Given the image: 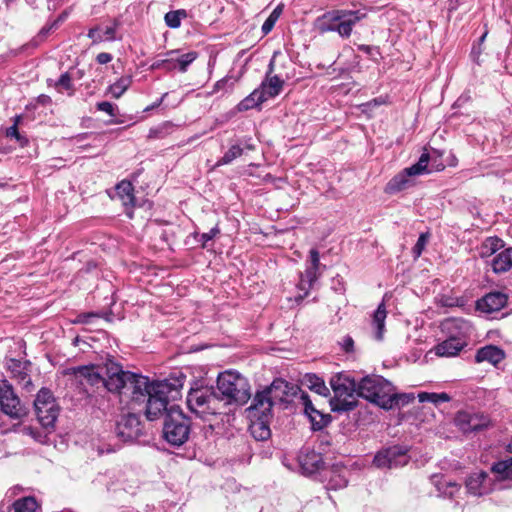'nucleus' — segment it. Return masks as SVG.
I'll return each instance as SVG.
<instances>
[{
	"instance_id": "obj_39",
	"label": "nucleus",
	"mask_w": 512,
	"mask_h": 512,
	"mask_svg": "<svg viewBox=\"0 0 512 512\" xmlns=\"http://www.w3.org/2000/svg\"><path fill=\"white\" fill-rule=\"evenodd\" d=\"M282 12L283 5L281 4L275 7V9L271 12L269 17L265 20V22L262 25V32L264 35H267L273 29L275 23L279 19Z\"/></svg>"
},
{
	"instance_id": "obj_48",
	"label": "nucleus",
	"mask_w": 512,
	"mask_h": 512,
	"mask_svg": "<svg viewBox=\"0 0 512 512\" xmlns=\"http://www.w3.org/2000/svg\"><path fill=\"white\" fill-rule=\"evenodd\" d=\"M99 64H107L112 60V55L106 52L99 53L96 58Z\"/></svg>"
},
{
	"instance_id": "obj_21",
	"label": "nucleus",
	"mask_w": 512,
	"mask_h": 512,
	"mask_svg": "<svg viewBox=\"0 0 512 512\" xmlns=\"http://www.w3.org/2000/svg\"><path fill=\"white\" fill-rule=\"evenodd\" d=\"M468 492L474 496H482L490 492V484L487 473L480 471L474 473L466 480Z\"/></svg>"
},
{
	"instance_id": "obj_41",
	"label": "nucleus",
	"mask_w": 512,
	"mask_h": 512,
	"mask_svg": "<svg viewBox=\"0 0 512 512\" xmlns=\"http://www.w3.org/2000/svg\"><path fill=\"white\" fill-rule=\"evenodd\" d=\"M334 474L330 477L329 480V487L332 489H340L347 485V479L344 475L337 474L336 472H333Z\"/></svg>"
},
{
	"instance_id": "obj_9",
	"label": "nucleus",
	"mask_w": 512,
	"mask_h": 512,
	"mask_svg": "<svg viewBox=\"0 0 512 512\" xmlns=\"http://www.w3.org/2000/svg\"><path fill=\"white\" fill-rule=\"evenodd\" d=\"M34 407L39 423L46 429L54 427L59 414V407L48 389H41L34 401Z\"/></svg>"
},
{
	"instance_id": "obj_14",
	"label": "nucleus",
	"mask_w": 512,
	"mask_h": 512,
	"mask_svg": "<svg viewBox=\"0 0 512 512\" xmlns=\"http://www.w3.org/2000/svg\"><path fill=\"white\" fill-rule=\"evenodd\" d=\"M115 432L123 442L137 439L142 434L141 422L138 416L132 413L123 415L117 422Z\"/></svg>"
},
{
	"instance_id": "obj_15",
	"label": "nucleus",
	"mask_w": 512,
	"mask_h": 512,
	"mask_svg": "<svg viewBox=\"0 0 512 512\" xmlns=\"http://www.w3.org/2000/svg\"><path fill=\"white\" fill-rule=\"evenodd\" d=\"M455 424L463 433H471L489 427L490 419L483 414H471L461 411L455 417Z\"/></svg>"
},
{
	"instance_id": "obj_4",
	"label": "nucleus",
	"mask_w": 512,
	"mask_h": 512,
	"mask_svg": "<svg viewBox=\"0 0 512 512\" xmlns=\"http://www.w3.org/2000/svg\"><path fill=\"white\" fill-rule=\"evenodd\" d=\"M329 383L334 393V396L329 400L332 411L348 412L356 408L358 384L353 378L338 373L331 377Z\"/></svg>"
},
{
	"instance_id": "obj_54",
	"label": "nucleus",
	"mask_w": 512,
	"mask_h": 512,
	"mask_svg": "<svg viewBox=\"0 0 512 512\" xmlns=\"http://www.w3.org/2000/svg\"><path fill=\"white\" fill-rule=\"evenodd\" d=\"M508 450H509L510 452H512V445H511V444L508 446Z\"/></svg>"
},
{
	"instance_id": "obj_52",
	"label": "nucleus",
	"mask_w": 512,
	"mask_h": 512,
	"mask_svg": "<svg viewBox=\"0 0 512 512\" xmlns=\"http://www.w3.org/2000/svg\"><path fill=\"white\" fill-rule=\"evenodd\" d=\"M443 169H444V166H443V165H440V166H437V167H436V170H437V171H440V170H443Z\"/></svg>"
},
{
	"instance_id": "obj_43",
	"label": "nucleus",
	"mask_w": 512,
	"mask_h": 512,
	"mask_svg": "<svg viewBox=\"0 0 512 512\" xmlns=\"http://www.w3.org/2000/svg\"><path fill=\"white\" fill-rule=\"evenodd\" d=\"M428 241V235L427 234H421L413 248V253L415 257H419L424 250L426 244Z\"/></svg>"
},
{
	"instance_id": "obj_30",
	"label": "nucleus",
	"mask_w": 512,
	"mask_h": 512,
	"mask_svg": "<svg viewBox=\"0 0 512 512\" xmlns=\"http://www.w3.org/2000/svg\"><path fill=\"white\" fill-rule=\"evenodd\" d=\"M503 246L504 242L499 237H488L480 245L478 253L481 258H488L503 248Z\"/></svg>"
},
{
	"instance_id": "obj_46",
	"label": "nucleus",
	"mask_w": 512,
	"mask_h": 512,
	"mask_svg": "<svg viewBox=\"0 0 512 512\" xmlns=\"http://www.w3.org/2000/svg\"><path fill=\"white\" fill-rule=\"evenodd\" d=\"M220 233L218 226L213 227L209 232L203 233L201 235V240L203 241V246H206V243L212 240L216 235Z\"/></svg>"
},
{
	"instance_id": "obj_32",
	"label": "nucleus",
	"mask_w": 512,
	"mask_h": 512,
	"mask_svg": "<svg viewBox=\"0 0 512 512\" xmlns=\"http://www.w3.org/2000/svg\"><path fill=\"white\" fill-rule=\"evenodd\" d=\"M494 472L500 480H512V456L496 462L492 466Z\"/></svg>"
},
{
	"instance_id": "obj_31",
	"label": "nucleus",
	"mask_w": 512,
	"mask_h": 512,
	"mask_svg": "<svg viewBox=\"0 0 512 512\" xmlns=\"http://www.w3.org/2000/svg\"><path fill=\"white\" fill-rule=\"evenodd\" d=\"M304 383L310 390L321 396L326 397L330 394L329 388L326 386L324 380L315 374H306Z\"/></svg>"
},
{
	"instance_id": "obj_44",
	"label": "nucleus",
	"mask_w": 512,
	"mask_h": 512,
	"mask_svg": "<svg viewBox=\"0 0 512 512\" xmlns=\"http://www.w3.org/2000/svg\"><path fill=\"white\" fill-rule=\"evenodd\" d=\"M56 87L65 89L67 91L72 89L71 77L68 73H64L60 76L56 83Z\"/></svg>"
},
{
	"instance_id": "obj_8",
	"label": "nucleus",
	"mask_w": 512,
	"mask_h": 512,
	"mask_svg": "<svg viewBox=\"0 0 512 512\" xmlns=\"http://www.w3.org/2000/svg\"><path fill=\"white\" fill-rule=\"evenodd\" d=\"M429 159V154L423 153L417 163L403 169L389 180L384 188L385 193L393 195L413 186V177L430 172L428 169Z\"/></svg>"
},
{
	"instance_id": "obj_17",
	"label": "nucleus",
	"mask_w": 512,
	"mask_h": 512,
	"mask_svg": "<svg viewBox=\"0 0 512 512\" xmlns=\"http://www.w3.org/2000/svg\"><path fill=\"white\" fill-rule=\"evenodd\" d=\"M8 369L10 370L12 377L18 382L22 389L26 392L33 391L34 385L30 376V362L10 359L8 362Z\"/></svg>"
},
{
	"instance_id": "obj_38",
	"label": "nucleus",
	"mask_w": 512,
	"mask_h": 512,
	"mask_svg": "<svg viewBox=\"0 0 512 512\" xmlns=\"http://www.w3.org/2000/svg\"><path fill=\"white\" fill-rule=\"evenodd\" d=\"M419 401L424 402H431L434 404L442 403V402H448L450 400V396L447 393H428V392H422L418 394Z\"/></svg>"
},
{
	"instance_id": "obj_16",
	"label": "nucleus",
	"mask_w": 512,
	"mask_h": 512,
	"mask_svg": "<svg viewBox=\"0 0 512 512\" xmlns=\"http://www.w3.org/2000/svg\"><path fill=\"white\" fill-rule=\"evenodd\" d=\"M0 409L12 418H18L22 414L20 400L7 381L0 383Z\"/></svg>"
},
{
	"instance_id": "obj_13",
	"label": "nucleus",
	"mask_w": 512,
	"mask_h": 512,
	"mask_svg": "<svg viewBox=\"0 0 512 512\" xmlns=\"http://www.w3.org/2000/svg\"><path fill=\"white\" fill-rule=\"evenodd\" d=\"M275 404L289 403L294 398L301 399V393H304L299 386L289 383L284 379H275L269 387H267Z\"/></svg>"
},
{
	"instance_id": "obj_25",
	"label": "nucleus",
	"mask_w": 512,
	"mask_h": 512,
	"mask_svg": "<svg viewBox=\"0 0 512 512\" xmlns=\"http://www.w3.org/2000/svg\"><path fill=\"white\" fill-rule=\"evenodd\" d=\"M466 345L465 341L460 338L451 337L435 347V353L441 357H453Z\"/></svg>"
},
{
	"instance_id": "obj_1",
	"label": "nucleus",
	"mask_w": 512,
	"mask_h": 512,
	"mask_svg": "<svg viewBox=\"0 0 512 512\" xmlns=\"http://www.w3.org/2000/svg\"><path fill=\"white\" fill-rule=\"evenodd\" d=\"M105 376L95 366H79L68 370L78 379H85L90 385L102 383L112 393L118 394L120 401L132 409L143 407L148 420L158 417L166 408V402L175 398L183 388L185 376L173 374L160 381H150L148 377L124 371L120 365L109 361L105 365Z\"/></svg>"
},
{
	"instance_id": "obj_50",
	"label": "nucleus",
	"mask_w": 512,
	"mask_h": 512,
	"mask_svg": "<svg viewBox=\"0 0 512 512\" xmlns=\"http://www.w3.org/2000/svg\"><path fill=\"white\" fill-rule=\"evenodd\" d=\"M63 20H64V19L59 18L58 20L54 21V23L51 25V27H50L49 29H52V28L56 27V26H57V24H58L60 21H63Z\"/></svg>"
},
{
	"instance_id": "obj_11",
	"label": "nucleus",
	"mask_w": 512,
	"mask_h": 512,
	"mask_svg": "<svg viewBox=\"0 0 512 512\" xmlns=\"http://www.w3.org/2000/svg\"><path fill=\"white\" fill-rule=\"evenodd\" d=\"M407 451V448L399 445L388 447L375 455L373 463L378 468L388 469L405 466L409 461Z\"/></svg>"
},
{
	"instance_id": "obj_53",
	"label": "nucleus",
	"mask_w": 512,
	"mask_h": 512,
	"mask_svg": "<svg viewBox=\"0 0 512 512\" xmlns=\"http://www.w3.org/2000/svg\"><path fill=\"white\" fill-rule=\"evenodd\" d=\"M448 486L452 487V488H456L457 485L455 483H449Z\"/></svg>"
},
{
	"instance_id": "obj_33",
	"label": "nucleus",
	"mask_w": 512,
	"mask_h": 512,
	"mask_svg": "<svg viewBox=\"0 0 512 512\" xmlns=\"http://www.w3.org/2000/svg\"><path fill=\"white\" fill-rule=\"evenodd\" d=\"M265 418H260L250 425L251 435L258 441L266 440L270 437V428L264 421Z\"/></svg>"
},
{
	"instance_id": "obj_35",
	"label": "nucleus",
	"mask_w": 512,
	"mask_h": 512,
	"mask_svg": "<svg viewBox=\"0 0 512 512\" xmlns=\"http://www.w3.org/2000/svg\"><path fill=\"white\" fill-rule=\"evenodd\" d=\"M38 503L34 497H24L15 501L9 512H36Z\"/></svg>"
},
{
	"instance_id": "obj_2",
	"label": "nucleus",
	"mask_w": 512,
	"mask_h": 512,
	"mask_svg": "<svg viewBox=\"0 0 512 512\" xmlns=\"http://www.w3.org/2000/svg\"><path fill=\"white\" fill-rule=\"evenodd\" d=\"M358 396L386 410L413 399L409 395L395 393L393 385L378 375L366 376L358 383Z\"/></svg>"
},
{
	"instance_id": "obj_24",
	"label": "nucleus",
	"mask_w": 512,
	"mask_h": 512,
	"mask_svg": "<svg viewBox=\"0 0 512 512\" xmlns=\"http://www.w3.org/2000/svg\"><path fill=\"white\" fill-rule=\"evenodd\" d=\"M505 358V353L502 349L494 345H487L480 348L475 356L477 363L488 362L494 366L500 363Z\"/></svg>"
},
{
	"instance_id": "obj_10",
	"label": "nucleus",
	"mask_w": 512,
	"mask_h": 512,
	"mask_svg": "<svg viewBox=\"0 0 512 512\" xmlns=\"http://www.w3.org/2000/svg\"><path fill=\"white\" fill-rule=\"evenodd\" d=\"M197 57L198 53L195 51L181 53L178 49L170 50L165 54V58L156 60L151 67L153 69H165L166 71L179 70L184 73Z\"/></svg>"
},
{
	"instance_id": "obj_19",
	"label": "nucleus",
	"mask_w": 512,
	"mask_h": 512,
	"mask_svg": "<svg viewBox=\"0 0 512 512\" xmlns=\"http://www.w3.org/2000/svg\"><path fill=\"white\" fill-rule=\"evenodd\" d=\"M301 404L304 406V412L309 417L312 429L313 430H321L325 426L328 425L331 418L328 414H323L319 410H317L310 400V397L307 393H301Z\"/></svg>"
},
{
	"instance_id": "obj_34",
	"label": "nucleus",
	"mask_w": 512,
	"mask_h": 512,
	"mask_svg": "<svg viewBox=\"0 0 512 512\" xmlns=\"http://www.w3.org/2000/svg\"><path fill=\"white\" fill-rule=\"evenodd\" d=\"M266 99L264 96L260 93L258 89H255L251 94H249L246 98H244L239 104H238V110L239 111H247L254 107H257L261 103L265 102Z\"/></svg>"
},
{
	"instance_id": "obj_18",
	"label": "nucleus",
	"mask_w": 512,
	"mask_h": 512,
	"mask_svg": "<svg viewBox=\"0 0 512 512\" xmlns=\"http://www.w3.org/2000/svg\"><path fill=\"white\" fill-rule=\"evenodd\" d=\"M274 71V59H272L268 66L265 79L262 81L259 88L260 93L264 96L266 101L274 98L280 94L283 89L284 81L277 75H272Z\"/></svg>"
},
{
	"instance_id": "obj_37",
	"label": "nucleus",
	"mask_w": 512,
	"mask_h": 512,
	"mask_svg": "<svg viewBox=\"0 0 512 512\" xmlns=\"http://www.w3.org/2000/svg\"><path fill=\"white\" fill-rule=\"evenodd\" d=\"M243 153V149L240 145L234 144L232 145L224 155L217 161L216 166L228 165L233 160L240 157Z\"/></svg>"
},
{
	"instance_id": "obj_56",
	"label": "nucleus",
	"mask_w": 512,
	"mask_h": 512,
	"mask_svg": "<svg viewBox=\"0 0 512 512\" xmlns=\"http://www.w3.org/2000/svg\"><path fill=\"white\" fill-rule=\"evenodd\" d=\"M509 249L512 251V247H511V248H509Z\"/></svg>"
},
{
	"instance_id": "obj_28",
	"label": "nucleus",
	"mask_w": 512,
	"mask_h": 512,
	"mask_svg": "<svg viewBox=\"0 0 512 512\" xmlns=\"http://www.w3.org/2000/svg\"><path fill=\"white\" fill-rule=\"evenodd\" d=\"M387 316V311L385 308V304H379L378 308L373 314L372 318V326L375 330L374 337L376 340H382L385 331V319Z\"/></svg>"
},
{
	"instance_id": "obj_5",
	"label": "nucleus",
	"mask_w": 512,
	"mask_h": 512,
	"mask_svg": "<svg viewBox=\"0 0 512 512\" xmlns=\"http://www.w3.org/2000/svg\"><path fill=\"white\" fill-rule=\"evenodd\" d=\"M181 390L182 388L179 390L177 397L167 400L166 408L161 412L163 413L167 411L163 427V436L168 443L174 446H181L184 444L188 440L190 434V421L179 407L172 405L168 408V403L170 401H174L181 396ZM161 415L162 414H160L158 418ZM153 420H155V418Z\"/></svg>"
},
{
	"instance_id": "obj_36",
	"label": "nucleus",
	"mask_w": 512,
	"mask_h": 512,
	"mask_svg": "<svg viewBox=\"0 0 512 512\" xmlns=\"http://www.w3.org/2000/svg\"><path fill=\"white\" fill-rule=\"evenodd\" d=\"M132 84L131 76H122L108 87V92L113 98H120Z\"/></svg>"
},
{
	"instance_id": "obj_12",
	"label": "nucleus",
	"mask_w": 512,
	"mask_h": 512,
	"mask_svg": "<svg viewBox=\"0 0 512 512\" xmlns=\"http://www.w3.org/2000/svg\"><path fill=\"white\" fill-rule=\"evenodd\" d=\"M320 257L316 249L310 250V261L306 267L305 272L300 274V280L297 288L303 292L297 297V301L304 299L308 294L313 284L320 276Z\"/></svg>"
},
{
	"instance_id": "obj_20",
	"label": "nucleus",
	"mask_w": 512,
	"mask_h": 512,
	"mask_svg": "<svg viewBox=\"0 0 512 512\" xmlns=\"http://www.w3.org/2000/svg\"><path fill=\"white\" fill-rule=\"evenodd\" d=\"M508 296L502 292H491L477 301V309L484 313L501 310L507 304Z\"/></svg>"
},
{
	"instance_id": "obj_23",
	"label": "nucleus",
	"mask_w": 512,
	"mask_h": 512,
	"mask_svg": "<svg viewBox=\"0 0 512 512\" xmlns=\"http://www.w3.org/2000/svg\"><path fill=\"white\" fill-rule=\"evenodd\" d=\"M133 192V185L129 181H122L116 186V196L126 207V214L130 218H132L131 208L136 205Z\"/></svg>"
},
{
	"instance_id": "obj_22",
	"label": "nucleus",
	"mask_w": 512,
	"mask_h": 512,
	"mask_svg": "<svg viewBox=\"0 0 512 512\" xmlns=\"http://www.w3.org/2000/svg\"><path fill=\"white\" fill-rule=\"evenodd\" d=\"M273 405H275V403L266 388L255 395L253 404L249 409L260 418H267L271 413Z\"/></svg>"
},
{
	"instance_id": "obj_29",
	"label": "nucleus",
	"mask_w": 512,
	"mask_h": 512,
	"mask_svg": "<svg viewBox=\"0 0 512 512\" xmlns=\"http://www.w3.org/2000/svg\"><path fill=\"white\" fill-rule=\"evenodd\" d=\"M495 273L506 272L512 268V251L508 248L495 256L491 262Z\"/></svg>"
},
{
	"instance_id": "obj_45",
	"label": "nucleus",
	"mask_w": 512,
	"mask_h": 512,
	"mask_svg": "<svg viewBox=\"0 0 512 512\" xmlns=\"http://www.w3.org/2000/svg\"><path fill=\"white\" fill-rule=\"evenodd\" d=\"M97 109L109 114L110 116H115V113H114L115 107L110 102H107V101L99 102L97 104Z\"/></svg>"
},
{
	"instance_id": "obj_49",
	"label": "nucleus",
	"mask_w": 512,
	"mask_h": 512,
	"mask_svg": "<svg viewBox=\"0 0 512 512\" xmlns=\"http://www.w3.org/2000/svg\"><path fill=\"white\" fill-rule=\"evenodd\" d=\"M22 120V116L21 115H17L13 118V125L12 126H16L18 127L19 123L21 122Z\"/></svg>"
},
{
	"instance_id": "obj_26",
	"label": "nucleus",
	"mask_w": 512,
	"mask_h": 512,
	"mask_svg": "<svg viewBox=\"0 0 512 512\" xmlns=\"http://www.w3.org/2000/svg\"><path fill=\"white\" fill-rule=\"evenodd\" d=\"M299 460L302 469L308 474L315 473L323 465L322 455L315 451L306 452L300 456Z\"/></svg>"
},
{
	"instance_id": "obj_42",
	"label": "nucleus",
	"mask_w": 512,
	"mask_h": 512,
	"mask_svg": "<svg viewBox=\"0 0 512 512\" xmlns=\"http://www.w3.org/2000/svg\"><path fill=\"white\" fill-rule=\"evenodd\" d=\"M5 134L8 138H14L21 146L27 143V139L19 133L16 126L7 128Z\"/></svg>"
},
{
	"instance_id": "obj_51",
	"label": "nucleus",
	"mask_w": 512,
	"mask_h": 512,
	"mask_svg": "<svg viewBox=\"0 0 512 512\" xmlns=\"http://www.w3.org/2000/svg\"><path fill=\"white\" fill-rule=\"evenodd\" d=\"M155 133H156V131H155V130H150V132H149V137H150V138L156 137Z\"/></svg>"
},
{
	"instance_id": "obj_27",
	"label": "nucleus",
	"mask_w": 512,
	"mask_h": 512,
	"mask_svg": "<svg viewBox=\"0 0 512 512\" xmlns=\"http://www.w3.org/2000/svg\"><path fill=\"white\" fill-rule=\"evenodd\" d=\"M88 37L92 40L93 44H98L104 41H113L116 38V27L115 26H106L101 27L97 26L91 28L88 32Z\"/></svg>"
},
{
	"instance_id": "obj_7",
	"label": "nucleus",
	"mask_w": 512,
	"mask_h": 512,
	"mask_svg": "<svg viewBox=\"0 0 512 512\" xmlns=\"http://www.w3.org/2000/svg\"><path fill=\"white\" fill-rule=\"evenodd\" d=\"M190 411L207 420L210 416L223 413L224 404L212 387L190 389L187 395Z\"/></svg>"
},
{
	"instance_id": "obj_40",
	"label": "nucleus",
	"mask_w": 512,
	"mask_h": 512,
	"mask_svg": "<svg viewBox=\"0 0 512 512\" xmlns=\"http://www.w3.org/2000/svg\"><path fill=\"white\" fill-rule=\"evenodd\" d=\"M185 16L184 10L170 11L165 15V22L170 28H178L181 25V18Z\"/></svg>"
},
{
	"instance_id": "obj_47",
	"label": "nucleus",
	"mask_w": 512,
	"mask_h": 512,
	"mask_svg": "<svg viewBox=\"0 0 512 512\" xmlns=\"http://www.w3.org/2000/svg\"><path fill=\"white\" fill-rule=\"evenodd\" d=\"M344 351L352 352L354 348V341L350 336H345L341 342Z\"/></svg>"
},
{
	"instance_id": "obj_6",
	"label": "nucleus",
	"mask_w": 512,
	"mask_h": 512,
	"mask_svg": "<svg viewBox=\"0 0 512 512\" xmlns=\"http://www.w3.org/2000/svg\"><path fill=\"white\" fill-rule=\"evenodd\" d=\"M364 16L359 11L333 10L317 18L316 28L320 33L337 32L342 38H348L354 25Z\"/></svg>"
},
{
	"instance_id": "obj_3",
	"label": "nucleus",
	"mask_w": 512,
	"mask_h": 512,
	"mask_svg": "<svg viewBox=\"0 0 512 512\" xmlns=\"http://www.w3.org/2000/svg\"><path fill=\"white\" fill-rule=\"evenodd\" d=\"M217 389L224 407L228 404L243 405L251 397L248 380L240 373L228 370L219 374Z\"/></svg>"
},
{
	"instance_id": "obj_55",
	"label": "nucleus",
	"mask_w": 512,
	"mask_h": 512,
	"mask_svg": "<svg viewBox=\"0 0 512 512\" xmlns=\"http://www.w3.org/2000/svg\"><path fill=\"white\" fill-rule=\"evenodd\" d=\"M486 33L481 37V40H485Z\"/></svg>"
}]
</instances>
